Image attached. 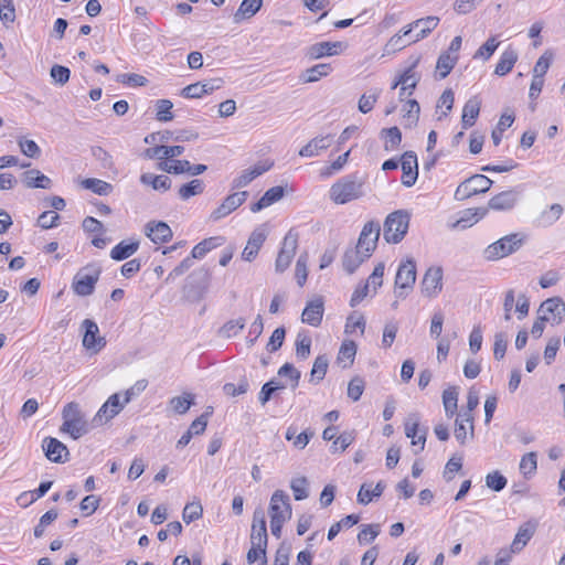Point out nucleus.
Returning <instances> with one entry per match:
<instances>
[{"mask_svg":"<svg viewBox=\"0 0 565 565\" xmlns=\"http://www.w3.org/2000/svg\"><path fill=\"white\" fill-rule=\"evenodd\" d=\"M364 178L358 173L348 174L330 188V199L337 204H345L364 194Z\"/></svg>","mask_w":565,"mask_h":565,"instance_id":"nucleus-1","label":"nucleus"},{"mask_svg":"<svg viewBox=\"0 0 565 565\" xmlns=\"http://www.w3.org/2000/svg\"><path fill=\"white\" fill-rule=\"evenodd\" d=\"M62 416L63 424L60 428L62 433L68 434L73 439H78L88 433V424L77 403L71 402L66 404Z\"/></svg>","mask_w":565,"mask_h":565,"instance_id":"nucleus-2","label":"nucleus"},{"mask_svg":"<svg viewBox=\"0 0 565 565\" xmlns=\"http://www.w3.org/2000/svg\"><path fill=\"white\" fill-rule=\"evenodd\" d=\"M409 215L405 211L391 213L384 223L383 236L387 244H398L407 233Z\"/></svg>","mask_w":565,"mask_h":565,"instance_id":"nucleus-3","label":"nucleus"},{"mask_svg":"<svg viewBox=\"0 0 565 565\" xmlns=\"http://www.w3.org/2000/svg\"><path fill=\"white\" fill-rule=\"evenodd\" d=\"M100 273L102 268L97 264L83 267L73 279L72 288L74 292L83 297L92 295Z\"/></svg>","mask_w":565,"mask_h":565,"instance_id":"nucleus-4","label":"nucleus"},{"mask_svg":"<svg viewBox=\"0 0 565 565\" xmlns=\"http://www.w3.org/2000/svg\"><path fill=\"white\" fill-rule=\"evenodd\" d=\"M492 185V180L483 174H475L462 181L455 192L458 201L467 200L476 194L486 193Z\"/></svg>","mask_w":565,"mask_h":565,"instance_id":"nucleus-5","label":"nucleus"},{"mask_svg":"<svg viewBox=\"0 0 565 565\" xmlns=\"http://www.w3.org/2000/svg\"><path fill=\"white\" fill-rule=\"evenodd\" d=\"M439 18L429 15L418 19L407 26L403 28V35H411L408 44L416 43L425 38L437 28Z\"/></svg>","mask_w":565,"mask_h":565,"instance_id":"nucleus-6","label":"nucleus"},{"mask_svg":"<svg viewBox=\"0 0 565 565\" xmlns=\"http://www.w3.org/2000/svg\"><path fill=\"white\" fill-rule=\"evenodd\" d=\"M416 280V267L412 260H407L399 265L395 277V295L397 298H405L407 292L405 289H411Z\"/></svg>","mask_w":565,"mask_h":565,"instance_id":"nucleus-7","label":"nucleus"},{"mask_svg":"<svg viewBox=\"0 0 565 565\" xmlns=\"http://www.w3.org/2000/svg\"><path fill=\"white\" fill-rule=\"evenodd\" d=\"M292 510L290 504L289 495L282 490H276L269 503V516L270 519H284L289 520L291 518Z\"/></svg>","mask_w":565,"mask_h":565,"instance_id":"nucleus-8","label":"nucleus"},{"mask_svg":"<svg viewBox=\"0 0 565 565\" xmlns=\"http://www.w3.org/2000/svg\"><path fill=\"white\" fill-rule=\"evenodd\" d=\"M85 333L83 337V347L92 353H98L105 345L106 340L99 337V329L96 322L89 319L83 321Z\"/></svg>","mask_w":565,"mask_h":565,"instance_id":"nucleus-9","label":"nucleus"},{"mask_svg":"<svg viewBox=\"0 0 565 565\" xmlns=\"http://www.w3.org/2000/svg\"><path fill=\"white\" fill-rule=\"evenodd\" d=\"M125 406L126 404L120 401V393H115L102 405L93 422L98 424L107 423L118 415Z\"/></svg>","mask_w":565,"mask_h":565,"instance_id":"nucleus-10","label":"nucleus"},{"mask_svg":"<svg viewBox=\"0 0 565 565\" xmlns=\"http://www.w3.org/2000/svg\"><path fill=\"white\" fill-rule=\"evenodd\" d=\"M344 44L342 42H330V41H323L315 43L306 49V56L310 60H319L326 56H334L340 54L343 49Z\"/></svg>","mask_w":565,"mask_h":565,"instance_id":"nucleus-11","label":"nucleus"},{"mask_svg":"<svg viewBox=\"0 0 565 565\" xmlns=\"http://www.w3.org/2000/svg\"><path fill=\"white\" fill-rule=\"evenodd\" d=\"M247 196L248 193L246 191L235 192L227 195L222 204L212 212L211 218L213 221H218L227 216L237 207H239L246 201Z\"/></svg>","mask_w":565,"mask_h":565,"instance_id":"nucleus-12","label":"nucleus"},{"mask_svg":"<svg viewBox=\"0 0 565 565\" xmlns=\"http://www.w3.org/2000/svg\"><path fill=\"white\" fill-rule=\"evenodd\" d=\"M443 289V269L440 267L429 268L422 280L423 294L428 298L436 297Z\"/></svg>","mask_w":565,"mask_h":565,"instance_id":"nucleus-13","label":"nucleus"},{"mask_svg":"<svg viewBox=\"0 0 565 565\" xmlns=\"http://www.w3.org/2000/svg\"><path fill=\"white\" fill-rule=\"evenodd\" d=\"M45 457L56 463H62L67 460L70 455L67 447L56 438L45 437L42 443Z\"/></svg>","mask_w":565,"mask_h":565,"instance_id":"nucleus-14","label":"nucleus"},{"mask_svg":"<svg viewBox=\"0 0 565 565\" xmlns=\"http://www.w3.org/2000/svg\"><path fill=\"white\" fill-rule=\"evenodd\" d=\"M520 199V191L518 189H510L502 191L489 200L488 209L494 211H511Z\"/></svg>","mask_w":565,"mask_h":565,"instance_id":"nucleus-15","label":"nucleus"},{"mask_svg":"<svg viewBox=\"0 0 565 565\" xmlns=\"http://www.w3.org/2000/svg\"><path fill=\"white\" fill-rule=\"evenodd\" d=\"M401 167L403 171L402 183L409 188L415 184L418 177L417 156L413 151H406L402 156Z\"/></svg>","mask_w":565,"mask_h":565,"instance_id":"nucleus-16","label":"nucleus"},{"mask_svg":"<svg viewBox=\"0 0 565 565\" xmlns=\"http://www.w3.org/2000/svg\"><path fill=\"white\" fill-rule=\"evenodd\" d=\"M268 534L265 515L262 511H255L250 531V543L257 547H267Z\"/></svg>","mask_w":565,"mask_h":565,"instance_id":"nucleus-17","label":"nucleus"},{"mask_svg":"<svg viewBox=\"0 0 565 565\" xmlns=\"http://www.w3.org/2000/svg\"><path fill=\"white\" fill-rule=\"evenodd\" d=\"M418 62L419 57H416L414 62L393 83L392 89H395L397 86H402V90H408V95L413 94V90L420 79V76L415 72V67L417 66Z\"/></svg>","mask_w":565,"mask_h":565,"instance_id":"nucleus-18","label":"nucleus"},{"mask_svg":"<svg viewBox=\"0 0 565 565\" xmlns=\"http://www.w3.org/2000/svg\"><path fill=\"white\" fill-rule=\"evenodd\" d=\"M145 234L154 244L168 243L172 238V231L164 222H149L145 226Z\"/></svg>","mask_w":565,"mask_h":565,"instance_id":"nucleus-19","label":"nucleus"},{"mask_svg":"<svg viewBox=\"0 0 565 565\" xmlns=\"http://www.w3.org/2000/svg\"><path fill=\"white\" fill-rule=\"evenodd\" d=\"M537 523L535 521H527L521 524L518 529L515 537L511 544V552H521L529 541L533 537L536 532Z\"/></svg>","mask_w":565,"mask_h":565,"instance_id":"nucleus-20","label":"nucleus"},{"mask_svg":"<svg viewBox=\"0 0 565 565\" xmlns=\"http://www.w3.org/2000/svg\"><path fill=\"white\" fill-rule=\"evenodd\" d=\"M539 315L547 317L552 316L554 322L558 324L563 321L565 316V303L558 297L548 298L541 303Z\"/></svg>","mask_w":565,"mask_h":565,"instance_id":"nucleus-21","label":"nucleus"},{"mask_svg":"<svg viewBox=\"0 0 565 565\" xmlns=\"http://www.w3.org/2000/svg\"><path fill=\"white\" fill-rule=\"evenodd\" d=\"M323 311L324 307L322 299L316 298L313 300H310L305 307L301 315V320L302 322L308 323L312 327H318L322 321Z\"/></svg>","mask_w":565,"mask_h":565,"instance_id":"nucleus-22","label":"nucleus"},{"mask_svg":"<svg viewBox=\"0 0 565 565\" xmlns=\"http://www.w3.org/2000/svg\"><path fill=\"white\" fill-rule=\"evenodd\" d=\"M488 213L487 207H471L459 212V217L454 224V227L465 230L472 226L478 221L482 220Z\"/></svg>","mask_w":565,"mask_h":565,"instance_id":"nucleus-23","label":"nucleus"},{"mask_svg":"<svg viewBox=\"0 0 565 565\" xmlns=\"http://www.w3.org/2000/svg\"><path fill=\"white\" fill-rule=\"evenodd\" d=\"M184 152L182 146H156L145 150L143 156L147 159H173Z\"/></svg>","mask_w":565,"mask_h":565,"instance_id":"nucleus-24","label":"nucleus"},{"mask_svg":"<svg viewBox=\"0 0 565 565\" xmlns=\"http://www.w3.org/2000/svg\"><path fill=\"white\" fill-rule=\"evenodd\" d=\"M372 256L371 249H345L343 256V268L347 273L353 274L355 269L367 258Z\"/></svg>","mask_w":565,"mask_h":565,"instance_id":"nucleus-25","label":"nucleus"},{"mask_svg":"<svg viewBox=\"0 0 565 565\" xmlns=\"http://www.w3.org/2000/svg\"><path fill=\"white\" fill-rule=\"evenodd\" d=\"M331 140L332 137L330 135L315 137L299 150V156L306 158L317 157L321 151L330 147Z\"/></svg>","mask_w":565,"mask_h":565,"instance_id":"nucleus-26","label":"nucleus"},{"mask_svg":"<svg viewBox=\"0 0 565 565\" xmlns=\"http://www.w3.org/2000/svg\"><path fill=\"white\" fill-rule=\"evenodd\" d=\"M381 234V227L377 222H367L359 236V241L355 247H375Z\"/></svg>","mask_w":565,"mask_h":565,"instance_id":"nucleus-27","label":"nucleus"},{"mask_svg":"<svg viewBox=\"0 0 565 565\" xmlns=\"http://www.w3.org/2000/svg\"><path fill=\"white\" fill-rule=\"evenodd\" d=\"M22 182L29 189H50L52 185L51 179L36 169L23 172Z\"/></svg>","mask_w":565,"mask_h":565,"instance_id":"nucleus-28","label":"nucleus"},{"mask_svg":"<svg viewBox=\"0 0 565 565\" xmlns=\"http://www.w3.org/2000/svg\"><path fill=\"white\" fill-rule=\"evenodd\" d=\"M518 57V52L514 49H512L511 46L505 49L501 53L500 58L495 65L494 74L498 76H504L509 74L512 71L514 64L516 63Z\"/></svg>","mask_w":565,"mask_h":565,"instance_id":"nucleus-29","label":"nucleus"},{"mask_svg":"<svg viewBox=\"0 0 565 565\" xmlns=\"http://www.w3.org/2000/svg\"><path fill=\"white\" fill-rule=\"evenodd\" d=\"M83 228L85 232L94 234L92 237V244L95 247H99L100 244H107V241L103 237L105 232L104 226L98 220L92 216L85 217L83 221Z\"/></svg>","mask_w":565,"mask_h":565,"instance_id":"nucleus-30","label":"nucleus"},{"mask_svg":"<svg viewBox=\"0 0 565 565\" xmlns=\"http://www.w3.org/2000/svg\"><path fill=\"white\" fill-rule=\"evenodd\" d=\"M285 190L282 186L277 185L268 189L264 195L252 205L250 210L252 212L256 213L260 210L274 204L275 202L279 201L284 196Z\"/></svg>","mask_w":565,"mask_h":565,"instance_id":"nucleus-31","label":"nucleus"},{"mask_svg":"<svg viewBox=\"0 0 565 565\" xmlns=\"http://www.w3.org/2000/svg\"><path fill=\"white\" fill-rule=\"evenodd\" d=\"M385 489V484L380 481L374 487L372 483H363L358 492V503L366 505L373 499L380 498Z\"/></svg>","mask_w":565,"mask_h":565,"instance_id":"nucleus-32","label":"nucleus"},{"mask_svg":"<svg viewBox=\"0 0 565 565\" xmlns=\"http://www.w3.org/2000/svg\"><path fill=\"white\" fill-rule=\"evenodd\" d=\"M530 243L531 239L527 233L515 232L499 238L498 241L490 244L488 247H516Z\"/></svg>","mask_w":565,"mask_h":565,"instance_id":"nucleus-33","label":"nucleus"},{"mask_svg":"<svg viewBox=\"0 0 565 565\" xmlns=\"http://www.w3.org/2000/svg\"><path fill=\"white\" fill-rule=\"evenodd\" d=\"M481 103L477 97L470 98L462 108L461 122L465 129L472 127L479 116Z\"/></svg>","mask_w":565,"mask_h":565,"instance_id":"nucleus-34","label":"nucleus"},{"mask_svg":"<svg viewBox=\"0 0 565 565\" xmlns=\"http://www.w3.org/2000/svg\"><path fill=\"white\" fill-rule=\"evenodd\" d=\"M262 6L263 0H243L234 13V21L241 22L244 19H250L260 10Z\"/></svg>","mask_w":565,"mask_h":565,"instance_id":"nucleus-35","label":"nucleus"},{"mask_svg":"<svg viewBox=\"0 0 565 565\" xmlns=\"http://www.w3.org/2000/svg\"><path fill=\"white\" fill-rule=\"evenodd\" d=\"M332 71V67L330 64H327V63H321V64H316L309 68H307L302 75H301V81L303 83H315V82H318L319 79H321L322 77H326L328 76Z\"/></svg>","mask_w":565,"mask_h":565,"instance_id":"nucleus-36","label":"nucleus"},{"mask_svg":"<svg viewBox=\"0 0 565 565\" xmlns=\"http://www.w3.org/2000/svg\"><path fill=\"white\" fill-rule=\"evenodd\" d=\"M458 395L459 390L457 386H449L443 392V404L448 418H451L457 413Z\"/></svg>","mask_w":565,"mask_h":565,"instance_id":"nucleus-37","label":"nucleus"},{"mask_svg":"<svg viewBox=\"0 0 565 565\" xmlns=\"http://www.w3.org/2000/svg\"><path fill=\"white\" fill-rule=\"evenodd\" d=\"M269 169V167L256 166L254 168L244 170L237 178L233 181L234 189H241L248 185L255 178L263 174Z\"/></svg>","mask_w":565,"mask_h":565,"instance_id":"nucleus-38","label":"nucleus"},{"mask_svg":"<svg viewBox=\"0 0 565 565\" xmlns=\"http://www.w3.org/2000/svg\"><path fill=\"white\" fill-rule=\"evenodd\" d=\"M140 182L145 185H150L153 190L157 191H168L171 188V180L167 175L143 173L140 177Z\"/></svg>","mask_w":565,"mask_h":565,"instance_id":"nucleus-39","label":"nucleus"},{"mask_svg":"<svg viewBox=\"0 0 565 565\" xmlns=\"http://www.w3.org/2000/svg\"><path fill=\"white\" fill-rule=\"evenodd\" d=\"M405 111L403 116V125L406 128H412L417 125L419 119L420 107L415 99H409L403 107Z\"/></svg>","mask_w":565,"mask_h":565,"instance_id":"nucleus-40","label":"nucleus"},{"mask_svg":"<svg viewBox=\"0 0 565 565\" xmlns=\"http://www.w3.org/2000/svg\"><path fill=\"white\" fill-rule=\"evenodd\" d=\"M458 55H452L449 52H443L436 64V70L439 72L440 78H445L449 75L451 70L458 62Z\"/></svg>","mask_w":565,"mask_h":565,"instance_id":"nucleus-41","label":"nucleus"},{"mask_svg":"<svg viewBox=\"0 0 565 565\" xmlns=\"http://www.w3.org/2000/svg\"><path fill=\"white\" fill-rule=\"evenodd\" d=\"M328 365L329 360L327 355L317 356L310 372V382L318 384L320 381H322L327 374Z\"/></svg>","mask_w":565,"mask_h":565,"instance_id":"nucleus-42","label":"nucleus"},{"mask_svg":"<svg viewBox=\"0 0 565 565\" xmlns=\"http://www.w3.org/2000/svg\"><path fill=\"white\" fill-rule=\"evenodd\" d=\"M169 404L174 413L183 415L194 404V395L191 393H184L181 396H174L170 399Z\"/></svg>","mask_w":565,"mask_h":565,"instance_id":"nucleus-43","label":"nucleus"},{"mask_svg":"<svg viewBox=\"0 0 565 565\" xmlns=\"http://www.w3.org/2000/svg\"><path fill=\"white\" fill-rule=\"evenodd\" d=\"M81 184L84 189L90 190L98 195H108L113 190L110 183L94 178L84 179Z\"/></svg>","mask_w":565,"mask_h":565,"instance_id":"nucleus-44","label":"nucleus"},{"mask_svg":"<svg viewBox=\"0 0 565 565\" xmlns=\"http://www.w3.org/2000/svg\"><path fill=\"white\" fill-rule=\"evenodd\" d=\"M381 135L385 138L384 149L386 151L397 149L402 142V134L397 127L385 128L381 131Z\"/></svg>","mask_w":565,"mask_h":565,"instance_id":"nucleus-45","label":"nucleus"},{"mask_svg":"<svg viewBox=\"0 0 565 565\" xmlns=\"http://www.w3.org/2000/svg\"><path fill=\"white\" fill-rule=\"evenodd\" d=\"M204 191V183L200 179H193L186 184H183L178 193L181 200L186 201L194 195H199Z\"/></svg>","mask_w":565,"mask_h":565,"instance_id":"nucleus-46","label":"nucleus"},{"mask_svg":"<svg viewBox=\"0 0 565 565\" xmlns=\"http://www.w3.org/2000/svg\"><path fill=\"white\" fill-rule=\"evenodd\" d=\"M290 488L294 498L297 501L305 500L309 497V481L306 477H296L290 481Z\"/></svg>","mask_w":565,"mask_h":565,"instance_id":"nucleus-47","label":"nucleus"},{"mask_svg":"<svg viewBox=\"0 0 565 565\" xmlns=\"http://www.w3.org/2000/svg\"><path fill=\"white\" fill-rule=\"evenodd\" d=\"M554 58V54L552 51L546 50L536 61L533 67V77L535 78H544V75L547 73L552 62Z\"/></svg>","mask_w":565,"mask_h":565,"instance_id":"nucleus-48","label":"nucleus"},{"mask_svg":"<svg viewBox=\"0 0 565 565\" xmlns=\"http://www.w3.org/2000/svg\"><path fill=\"white\" fill-rule=\"evenodd\" d=\"M312 436V431H302L297 435V429L294 426H290L287 428L285 437L287 440H292V444L296 448L303 449L308 445Z\"/></svg>","mask_w":565,"mask_h":565,"instance_id":"nucleus-49","label":"nucleus"},{"mask_svg":"<svg viewBox=\"0 0 565 565\" xmlns=\"http://www.w3.org/2000/svg\"><path fill=\"white\" fill-rule=\"evenodd\" d=\"M356 354V344L353 341H344L339 350L338 362L348 367L354 361Z\"/></svg>","mask_w":565,"mask_h":565,"instance_id":"nucleus-50","label":"nucleus"},{"mask_svg":"<svg viewBox=\"0 0 565 565\" xmlns=\"http://www.w3.org/2000/svg\"><path fill=\"white\" fill-rule=\"evenodd\" d=\"M210 249H192V256L191 257H186L185 259H183L179 266H177L170 274H169V277H172V276H180L182 275L185 270H188L191 266H192V260L193 259H201L205 256L206 252H209Z\"/></svg>","mask_w":565,"mask_h":565,"instance_id":"nucleus-51","label":"nucleus"},{"mask_svg":"<svg viewBox=\"0 0 565 565\" xmlns=\"http://www.w3.org/2000/svg\"><path fill=\"white\" fill-rule=\"evenodd\" d=\"M536 458H537L536 454L533 451L525 454L521 458L519 469H520V472L524 477L527 478V477L532 476L533 473H535V471L537 469V459Z\"/></svg>","mask_w":565,"mask_h":565,"instance_id":"nucleus-52","label":"nucleus"},{"mask_svg":"<svg viewBox=\"0 0 565 565\" xmlns=\"http://www.w3.org/2000/svg\"><path fill=\"white\" fill-rule=\"evenodd\" d=\"M381 529L379 524H364L358 534V542L361 545L373 542L380 534Z\"/></svg>","mask_w":565,"mask_h":565,"instance_id":"nucleus-53","label":"nucleus"},{"mask_svg":"<svg viewBox=\"0 0 565 565\" xmlns=\"http://www.w3.org/2000/svg\"><path fill=\"white\" fill-rule=\"evenodd\" d=\"M500 42L495 36L489 38L475 53L473 58H482L483 61H488L495 50L498 49Z\"/></svg>","mask_w":565,"mask_h":565,"instance_id":"nucleus-54","label":"nucleus"},{"mask_svg":"<svg viewBox=\"0 0 565 565\" xmlns=\"http://www.w3.org/2000/svg\"><path fill=\"white\" fill-rule=\"evenodd\" d=\"M268 234L269 226L267 224L259 225L250 234L246 247H260L265 243Z\"/></svg>","mask_w":565,"mask_h":565,"instance_id":"nucleus-55","label":"nucleus"},{"mask_svg":"<svg viewBox=\"0 0 565 565\" xmlns=\"http://www.w3.org/2000/svg\"><path fill=\"white\" fill-rule=\"evenodd\" d=\"M356 329H360L361 333L365 329V319L362 313L354 311L347 318L344 331L348 334L353 333Z\"/></svg>","mask_w":565,"mask_h":565,"instance_id":"nucleus-56","label":"nucleus"},{"mask_svg":"<svg viewBox=\"0 0 565 565\" xmlns=\"http://www.w3.org/2000/svg\"><path fill=\"white\" fill-rule=\"evenodd\" d=\"M173 104L169 99H159L156 103V117L159 121H170L173 119L171 111Z\"/></svg>","mask_w":565,"mask_h":565,"instance_id":"nucleus-57","label":"nucleus"},{"mask_svg":"<svg viewBox=\"0 0 565 565\" xmlns=\"http://www.w3.org/2000/svg\"><path fill=\"white\" fill-rule=\"evenodd\" d=\"M203 514V508L200 502L188 503L182 511L183 521L189 524L195 520H199Z\"/></svg>","mask_w":565,"mask_h":565,"instance_id":"nucleus-58","label":"nucleus"},{"mask_svg":"<svg viewBox=\"0 0 565 565\" xmlns=\"http://www.w3.org/2000/svg\"><path fill=\"white\" fill-rule=\"evenodd\" d=\"M380 94H381L380 89H374L370 94H363L359 99V104H358L359 110L363 114L370 113L373 109L375 103L377 102Z\"/></svg>","mask_w":565,"mask_h":565,"instance_id":"nucleus-59","label":"nucleus"},{"mask_svg":"<svg viewBox=\"0 0 565 565\" xmlns=\"http://www.w3.org/2000/svg\"><path fill=\"white\" fill-rule=\"evenodd\" d=\"M563 211L564 210L561 204H552L548 209L542 212L540 220L544 225H552L562 216Z\"/></svg>","mask_w":565,"mask_h":565,"instance_id":"nucleus-60","label":"nucleus"},{"mask_svg":"<svg viewBox=\"0 0 565 565\" xmlns=\"http://www.w3.org/2000/svg\"><path fill=\"white\" fill-rule=\"evenodd\" d=\"M245 327V319L238 318L227 321L220 330V333L225 338L236 335Z\"/></svg>","mask_w":565,"mask_h":565,"instance_id":"nucleus-61","label":"nucleus"},{"mask_svg":"<svg viewBox=\"0 0 565 565\" xmlns=\"http://www.w3.org/2000/svg\"><path fill=\"white\" fill-rule=\"evenodd\" d=\"M507 478L499 471L490 472L486 476V484L495 492L503 490L507 486Z\"/></svg>","mask_w":565,"mask_h":565,"instance_id":"nucleus-62","label":"nucleus"},{"mask_svg":"<svg viewBox=\"0 0 565 565\" xmlns=\"http://www.w3.org/2000/svg\"><path fill=\"white\" fill-rule=\"evenodd\" d=\"M211 414H212V407H209L205 413H203L195 420L192 422L188 431L191 433L192 436L203 434L206 429L207 418Z\"/></svg>","mask_w":565,"mask_h":565,"instance_id":"nucleus-63","label":"nucleus"},{"mask_svg":"<svg viewBox=\"0 0 565 565\" xmlns=\"http://www.w3.org/2000/svg\"><path fill=\"white\" fill-rule=\"evenodd\" d=\"M279 376H287L291 382V387L296 388L299 384L301 373L298 371L291 363H285L279 370H278Z\"/></svg>","mask_w":565,"mask_h":565,"instance_id":"nucleus-64","label":"nucleus"}]
</instances>
